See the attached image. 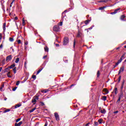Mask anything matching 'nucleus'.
Here are the masks:
<instances>
[{"label":"nucleus","instance_id":"obj_1","mask_svg":"<svg viewBox=\"0 0 126 126\" xmlns=\"http://www.w3.org/2000/svg\"><path fill=\"white\" fill-rule=\"evenodd\" d=\"M68 44V38L64 37V40L63 41V45L64 46H66Z\"/></svg>","mask_w":126,"mask_h":126},{"label":"nucleus","instance_id":"obj_2","mask_svg":"<svg viewBox=\"0 0 126 126\" xmlns=\"http://www.w3.org/2000/svg\"><path fill=\"white\" fill-rule=\"evenodd\" d=\"M60 29V26L58 25H56L53 27V30L54 31H55V32H59Z\"/></svg>","mask_w":126,"mask_h":126},{"label":"nucleus","instance_id":"obj_3","mask_svg":"<svg viewBox=\"0 0 126 126\" xmlns=\"http://www.w3.org/2000/svg\"><path fill=\"white\" fill-rule=\"evenodd\" d=\"M37 100H39V96H34L32 100V103H34V104H35V103L37 102Z\"/></svg>","mask_w":126,"mask_h":126},{"label":"nucleus","instance_id":"obj_4","mask_svg":"<svg viewBox=\"0 0 126 126\" xmlns=\"http://www.w3.org/2000/svg\"><path fill=\"white\" fill-rule=\"evenodd\" d=\"M12 60V55H9L6 58V62L8 63V62H10Z\"/></svg>","mask_w":126,"mask_h":126},{"label":"nucleus","instance_id":"obj_5","mask_svg":"<svg viewBox=\"0 0 126 126\" xmlns=\"http://www.w3.org/2000/svg\"><path fill=\"white\" fill-rule=\"evenodd\" d=\"M65 12H67V10H65V11H64V12L62 13V20H64V18L65 19H66V16L64 15V13H65Z\"/></svg>","mask_w":126,"mask_h":126},{"label":"nucleus","instance_id":"obj_6","mask_svg":"<svg viewBox=\"0 0 126 126\" xmlns=\"http://www.w3.org/2000/svg\"><path fill=\"white\" fill-rule=\"evenodd\" d=\"M124 71H125V67L124 66L121 67L118 72V75H120V74H121V73L124 72Z\"/></svg>","mask_w":126,"mask_h":126},{"label":"nucleus","instance_id":"obj_7","mask_svg":"<svg viewBox=\"0 0 126 126\" xmlns=\"http://www.w3.org/2000/svg\"><path fill=\"white\" fill-rule=\"evenodd\" d=\"M55 117L56 118V121H60V116L59 115V114L58 113H54Z\"/></svg>","mask_w":126,"mask_h":126},{"label":"nucleus","instance_id":"obj_8","mask_svg":"<svg viewBox=\"0 0 126 126\" xmlns=\"http://www.w3.org/2000/svg\"><path fill=\"white\" fill-rule=\"evenodd\" d=\"M19 107H21V104H16L15 106H13V109H17V108H19Z\"/></svg>","mask_w":126,"mask_h":126},{"label":"nucleus","instance_id":"obj_9","mask_svg":"<svg viewBox=\"0 0 126 126\" xmlns=\"http://www.w3.org/2000/svg\"><path fill=\"white\" fill-rule=\"evenodd\" d=\"M121 8H119L115 10L114 12L111 13V14H116V13H118V11L120 10Z\"/></svg>","mask_w":126,"mask_h":126},{"label":"nucleus","instance_id":"obj_10","mask_svg":"<svg viewBox=\"0 0 126 126\" xmlns=\"http://www.w3.org/2000/svg\"><path fill=\"white\" fill-rule=\"evenodd\" d=\"M103 92H105V93L103 94V95H107L109 93V91L107 90V89H103Z\"/></svg>","mask_w":126,"mask_h":126},{"label":"nucleus","instance_id":"obj_11","mask_svg":"<svg viewBox=\"0 0 126 126\" xmlns=\"http://www.w3.org/2000/svg\"><path fill=\"white\" fill-rule=\"evenodd\" d=\"M90 21H91V20H86V21H85L84 23L81 22V25L84 24V23H85V24H89V22H90Z\"/></svg>","mask_w":126,"mask_h":126},{"label":"nucleus","instance_id":"obj_12","mask_svg":"<svg viewBox=\"0 0 126 126\" xmlns=\"http://www.w3.org/2000/svg\"><path fill=\"white\" fill-rule=\"evenodd\" d=\"M6 27V23H4L2 25V29L3 32H5V27Z\"/></svg>","mask_w":126,"mask_h":126},{"label":"nucleus","instance_id":"obj_13","mask_svg":"<svg viewBox=\"0 0 126 126\" xmlns=\"http://www.w3.org/2000/svg\"><path fill=\"white\" fill-rule=\"evenodd\" d=\"M15 67V64H13L10 66L8 68H6L5 70H7V69H9V68H13V67Z\"/></svg>","mask_w":126,"mask_h":126},{"label":"nucleus","instance_id":"obj_14","mask_svg":"<svg viewBox=\"0 0 126 126\" xmlns=\"http://www.w3.org/2000/svg\"><path fill=\"white\" fill-rule=\"evenodd\" d=\"M125 18H126V16H125V15H122L120 17V19L123 21H126V20H125Z\"/></svg>","mask_w":126,"mask_h":126},{"label":"nucleus","instance_id":"obj_15","mask_svg":"<svg viewBox=\"0 0 126 126\" xmlns=\"http://www.w3.org/2000/svg\"><path fill=\"white\" fill-rule=\"evenodd\" d=\"M124 97V93L123 92V91H121L120 92V94H119V98H123Z\"/></svg>","mask_w":126,"mask_h":126},{"label":"nucleus","instance_id":"obj_16","mask_svg":"<svg viewBox=\"0 0 126 126\" xmlns=\"http://www.w3.org/2000/svg\"><path fill=\"white\" fill-rule=\"evenodd\" d=\"M22 125V121L20 122L19 123H15V126H21Z\"/></svg>","mask_w":126,"mask_h":126},{"label":"nucleus","instance_id":"obj_17","mask_svg":"<svg viewBox=\"0 0 126 126\" xmlns=\"http://www.w3.org/2000/svg\"><path fill=\"white\" fill-rule=\"evenodd\" d=\"M81 35H82V33L80 32V31H79V30L78 32V34L77 35V37H81Z\"/></svg>","mask_w":126,"mask_h":126},{"label":"nucleus","instance_id":"obj_18","mask_svg":"<svg viewBox=\"0 0 126 126\" xmlns=\"http://www.w3.org/2000/svg\"><path fill=\"white\" fill-rule=\"evenodd\" d=\"M44 51H45V52H47V53H48L49 52V48L47 46H46L44 47Z\"/></svg>","mask_w":126,"mask_h":126},{"label":"nucleus","instance_id":"obj_19","mask_svg":"<svg viewBox=\"0 0 126 126\" xmlns=\"http://www.w3.org/2000/svg\"><path fill=\"white\" fill-rule=\"evenodd\" d=\"M43 68H44V67H42L40 69H39L36 73V74H39V73H40V72H41V71H42V70H43Z\"/></svg>","mask_w":126,"mask_h":126},{"label":"nucleus","instance_id":"obj_20","mask_svg":"<svg viewBox=\"0 0 126 126\" xmlns=\"http://www.w3.org/2000/svg\"><path fill=\"white\" fill-rule=\"evenodd\" d=\"M100 113H101V114H106V110L105 109L101 110Z\"/></svg>","mask_w":126,"mask_h":126},{"label":"nucleus","instance_id":"obj_21","mask_svg":"<svg viewBox=\"0 0 126 126\" xmlns=\"http://www.w3.org/2000/svg\"><path fill=\"white\" fill-rule=\"evenodd\" d=\"M114 92H115V95H117V92H118V88H115L114 89Z\"/></svg>","mask_w":126,"mask_h":126},{"label":"nucleus","instance_id":"obj_22","mask_svg":"<svg viewBox=\"0 0 126 126\" xmlns=\"http://www.w3.org/2000/svg\"><path fill=\"white\" fill-rule=\"evenodd\" d=\"M35 110H36V108H33L32 109H31V110H30V113H33V111H35Z\"/></svg>","mask_w":126,"mask_h":126},{"label":"nucleus","instance_id":"obj_23","mask_svg":"<svg viewBox=\"0 0 126 126\" xmlns=\"http://www.w3.org/2000/svg\"><path fill=\"white\" fill-rule=\"evenodd\" d=\"M7 76L9 78H11V76L10 75V72H8L7 74Z\"/></svg>","mask_w":126,"mask_h":126},{"label":"nucleus","instance_id":"obj_24","mask_svg":"<svg viewBox=\"0 0 126 126\" xmlns=\"http://www.w3.org/2000/svg\"><path fill=\"white\" fill-rule=\"evenodd\" d=\"M102 100L103 101H106V100H107V96H102Z\"/></svg>","mask_w":126,"mask_h":126},{"label":"nucleus","instance_id":"obj_25","mask_svg":"<svg viewBox=\"0 0 126 126\" xmlns=\"http://www.w3.org/2000/svg\"><path fill=\"white\" fill-rule=\"evenodd\" d=\"M9 40L10 42H13V41H14V39H13V37H10L9 38Z\"/></svg>","mask_w":126,"mask_h":126},{"label":"nucleus","instance_id":"obj_26","mask_svg":"<svg viewBox=\"0 0 126 126\" xmlns=\"http://www.w3.org/2000/svg\"><path fill=\"white\" fill-rule=\"evenodd\" d=\"M19 58H17L15 62L16 63H18V62H19Z\"/></svg>","mask_w":126,"mask_h":126},{"label":"nucleus","instance_id":"obj_27","mask_svg":"<svg viewBox=\"0 0 126 126\" xmlns=\"http://www.w3.org/2000/svg\"><path fill=\"white\" fill-rule=\"evenodd\" d=\"M107 0H101L98 1V2H107Z\"/></svg>","mask_w":126,"mask_h":126},{"label":"nucleus","instance_id":"obj_28","mask_svg":"<svg viewBox=\"0 0 126 126\" xmlns=\"http://www.w3.org/2000/svg\"><path fill=\"white\" fill-rule=\"evenodd\" d=\"M102 121H103V119H100L98 120V122L99 124H102Z\"/></svg>","mask_w":126,"mask_h":126},{"label":"nucleus","instance_id":"obj_29","mask_svg":"<svg viewBox=\"0 0 126 126\" xmlns=\"http://www.w3.org/2000/svg\"><path fill=\"white\" fill-rule=\"evenodd\" d=\"M121 99H122L121 97H119L118 99L117 100L116 103L117 104H119L121 101Z\"/></svg>","mask_w":126,"mask_h":126},{"label":"nucleus","instance_id":"obj_30","mask_svg":"<svg viewBox=\"0 0 126 126\" xmlns=\"http://www.w3.org/2000/svg\"><path fill=\"white\" fill-rule=\"evenodd\" d=\"M10 109H7V110H4L3 113H7V112H10Z\"/></svg>","mask_w":126,"mask_h":126},{"label":"nucleus","instance_id":"obj_31","mask_svg":"<svg viewBox=\"0 0 126 126\" xmlns=\"http://www.w3.org/2000/svg\"><path fill=\"white\" fill-rule=\"evenodd\" d=\"M58 26H63V22H61L58 23Z\"/></svg>","mask_w":126,"mask_h":126},{"label":"nucleus","instance_id":"obj_32","mask_svg":"<svg viewBox=\"0 0 126 126\" xmlns=\"http://www.w3.org/2000/svg\"><path fill=\"white\" fill-rule=\"evenodd\" d=\"M48 92H49V90H44L42 91V92H43V93H47Z\"/></svg>","mask_w":126,"mask_h":126},{"label":"nucleus","instance_id":"obj_33","mask_svg":"<svg viewBox=\"0 0 126 126\" xmlns=\"http://www.w3.org/2000/svg\"><path fill=\"white\" fill-rule=\"evenodd\" d=\"M126 56V54H124L122 55V56H121V59H123V60H124V59H125V56Z\"/></svg>","mask_w":126,"mask_h":126},{"label":"nucleus","instance_id":"obj_34","mask_svg":"<svg viewBox=\"0 0 126 126\" xmlns=\"http://www.w3.org/2000/svg\"><path fill=\"white\" fill-rule=\"evenodd\" d=\"M122 79V76H119V77L118 78V82H121V80Z\"/></svg>","mask_w":126,"mask_h":126},{"label":"nucleus","instance_id":"obj_35","mask_svg":"<svg viewBox=\"0 0 126 126\" xmlns=\"http://www.w3.org/2000/svg\"><path fill=\"white\" fill-rule=\"evenodd\" d=\"M99 76H100V71L98 70L97 72V77H99Z\"/></svg>","mask_w":126,"mask_h":126},{"label":"nucleus","instance_id":"obj_36","mask_svg":"<svg viewBox=\"0 0 126 126\" xmlns=\"http://www.w3.org/2000/svg\"><path fill=\"white\" fill-rule=\"evenodd\" d=\"M14 0H13L11 3H10V7H11L12 6V4H13V2H14Z\"/></svg>","mask_w":126,"mask_h":126},{"label":"nucleus","instance_id":"obj_37","mask_svg":"<svg viewBox=\"0 0 126 126\" xmlns=\"http://www.w3.org/2000/svg\"><path fill=\"white\" fill-rule=\"evenodd\" d=\"M13 70L14 71V73L15 74L16 73V67H15L13 69Z\"/></svg>","mask_w":126,"mask_h":126},{"label":"nucleus","instance_id":"obj_38","mask_svg":"<svg viewBox=\"0 0 126 126\" xmlns=\"http://www.w3.org/2000/svg\"><path fill=\"white\" fill-rule=\"evenodd\" d=\"M123 59L122 58H120V59L118 61V62L119 63H121V62L123 61Z\"/></svg>","mask_w":126,"mask_h":126},{"label":"nucleus","instance_id":"obj_39","mask_svg":"<svg viewBox=\"0 0 126 126\" xmlns=\"http://www.w3.org/2000/svg\"><path fill=\"white\" fill-rule=\"evenodd\" d=\"M5 59H4L1 62V63L3 65L4 64V63H5Z\"/></svg>","mask_w":126,"mask_h":126},{"label":"nucleus","instance_id":"obj_40","mask_svg":"<svg viewBox=\"0 0 126 126\" xmlns=\"http://www.w3.org/2000/svg\"><path fill=\"white\" fill-rule=\"evenodd\" d=\"M21 120V118H18L16 120V123H18L20 120Z\"/></svg>","mask_w":126,"mask_h":126},{"label":"nucleus","instance_id":"obj_41","mask_svg":"<svg viewBox=\"0 0 126 126\" xmlns=\"http://www.w3.org/2000/svg\"><path fill=\"white\" fill-rule=\"evenodd\" d=\"M27 79H28V78H25V79L23 81V83H24V82H26Z\"/></svg>","mask_w":126,"mask_h":126},{"label":"nucleus","instance_id":"obj_42","mask_svg":"<svg viewBox=\"0 0 126 126\" xmlns=\"http://www.w3.org/2000/svg\"><path fill=\"white\" fill-rule=\"evenodd\" d=\"M32 78H33L35 80V79H36V75H33L32 76Z\"/></svg>","mask_w":126,"mask_h":126},{"label":"nucleus","instance_id":"obj_43","mask_svg":"<svg viewBox=\"0 0 126 126\" xmlns=\"http://www.w3.org/2000/svg\"><path fill=\"white\" fill-rule=\"evenodd\" d=\"M19 83H20V82L19 81H18L16 84V85L17 86H18V85H19Z\"/></svg>","mask_w":126,"mask_h":126},{"label":"nucleus","instance_id":"obj_44","mask_svg":"<svg viewBox=\"0 0 126 126\" xmlns=\"http://www.w3.org/2000/svg\"><path fill=\"white\" fill-rule=\"evenodd\" d=\"M40 103L41 106H44V105H45V103H44V102H42V101H40Z\"/></svg>","mask_w":126,"mask_h":126},{"label":"nucleus","instance_id":"obj_45","mask_svg":"<svg viewBox=\"0 0 126 126\" xmlns=\"http://www.w3.org/2000/svg\"><path fill=\"white\" fill-rule=\"evenodd\" d=\"M93 27H91L90 28L86 29V30H91L92 29H93Z\"/></svg>","mask_w":126,"mask_h":126},{"label":"nucleus","instance_id":"obj_46","mask_svg":"<svg viewBox=\"0 0 126 126\" xmlns=\"http://www.w3.org/2000/svg\"><path fill=\"white\" fill-rule=\"evenodd\" d=\"M16 89H17V87H15V88H14L12 90L13 91H15V90H16Z\"/></svg>","mask_w":126,"mask_h":126},{"label":"nucleus","instance_id":"obj_47","mask_svg":"<svg viewBox=\"0 0 126 126\" xmlns=\"http://www.w3.org/2000/svg\"><path fill=\"white\" fill-rule=\"evenodd\" d=\"M18 44H21V40L20 39L18 40Z\"/></svg>","mask_w":126,"mask_h":126},{"label":"nucleus","instance_id":"obj_48","mask_svg":"<svg viewBox=\"0 0 126 126\" xmlns=\"http://www.w3.org/2000/svg\"><path fill=\"white\" fill-rule=\"evenodd\" d=\"M98 9H99V10H103V9H103V7H100L98 8Z\"/></svg>","mask_w":126,"mask_h":126},{"label":"nucleus","instance_id":"obj_49","mask_svg":"<svg viewBox=\"0 0 126 126\" xmlns=\"http://www.w3.org/2000/svg\"><path fill=\"white\" fill-rule=\"evenodd\" d=\"M119 63H119L117 62V63H116V64H115V67H116V66L119 65Z\"/></svg>","mask_w":126,"mask_h":126},{"label":"nucleus","instance_id":"obj_50","mask_svg":"<svg viewBox=\"0 0 126 126\" xmlns=\"http://www.w3.org/2000/svg\"><path fill=\"white\" fill-rule=\"evenodd\" d=\"M119 113V111H116L113 112V114H118Z\"/></svg>","mask_w":126,"mask_h":126},{"label":"nucleus","instance_id":"obj_51","mask_svg":"<svg viewBox=\"0 0 126 126\" xmlns=\"http://www.w3.org/2000/svg\"><path fill=\"white\" fill-rule=\"evenodd\" d=\"M123 89H124V86H121V91H123Z\"/></svg>","mask_w":126,"mask_h":126},{"label":"nucleus","instance_id":"obj_52","mask_svg":"<svg viewBox=\"0 0 126 126\" xmlns=\"http://www.w3.org/2000/svg\"><path fill=\"white\" fill-rule=\"evenodd\" d=\"M94 125H95L96 126H98V122H94Z\"/></svg>","mask_w":126,"mask_h":126},{"label":"nucleus","instance_id":"obj_53","mask_svg":"<svg viewBox=\"0 0 126 126\" xmlns=\"http://www.w3.org/2000/svg\"><path fill=\"white\" fill-rule=\"evenodd\" d=\"M124 85H125V81H124L122 82L121 86H124Z\"/></svg>","mask_w":126,"mask_h":126},{"label":"nucleus","instance_id":"obj_54","mask_svg":"<svg viewBox=\"0 0 126 126\" xmlns=\"http://www.w3.org/2000/svg\"><path fill=\"white\" fill-rule=\"evenodd\" d=\"M73 48H75V40H74V41Z\"/></svg>","mask_w":126,"mask_h":126},{"label":"nucleus","instance_id":"obj_55","mask_svg":"<svg viewBox=\"0 0 126 126\" xmlns=\"http://www.w3.org/2000/svg\"><path fill=\"white\" fill-rule=\"evenodd\" d=\"M65 58H63V61H64V63H67V60H65Z\"/></svg>","mask_w":126,"mask_h":126},{"label":"nucleus","instance_id":"obj_56","mask_svg":"<svg viewBox=\"0 0 126 126\" xmlns=\"http://www.w3.org/2000/svg\"><path fill=\"white\" fill-rule=\"evenodd\" d=\"M44 126H48V122H46Z\"/></svg>","mask_w":126,"mask_h":126},{"label":"nucleus","instance_id":"obj_57","mask_svg":"<svg viewBox=\"0 0 126 126\" xmlns=\"http://www.w3.org/2000/svg\"><path fill=\"white\" fill-rule=\"evenodd\" d=\"M55 46H56L57 47H60V44H55Z\"/></svg>","mask_w":126,"mask_h":126},{"label":"nucleus","instance_id":"obj_58","mask_svg":"<svg viewBox=\"0 0 126 126\" xmlns=\"http://www.w3.org/2000/svg\"><path fill=\"white\" fill-rule=\"evenodd\" d=\"M89 125H90V123H88V124H87L85 126H89Z\"/></svg>","mask_w":126,"mask_h":126},{"label":"nucleus","instance_id":"obj_59","mask_svg":"<svg viewBox=\"0 0 126 126\" xmlns=\"http://www.w3.org/2000/svg\"><path fill=\"white\" fill-rule=\"evenodd\" d=\"M17 19H18V18L17 17H15L14 18L15 20H17Z\"/></svg>","mask_w":126,"mask_h":126},{"label":"nucleus","instance_id":"obj_60","mask_svg":"<svg viewBox=\"0 0 126 126\" xmlns=\"http://www.w3.org/2000/svg\"><path fill=\"white\" fill-rule=\"evenodd\" d=\"M23 23L24 24L25 23V21H24V18L23 19Z\"/></svg>","mask_w":126,"mask_h":126},{"label":"nucleus","instance_id":"obj_61","mask_svg":"<svg viewBox=\"0 0 126 126\" xmlns=\"http://www.w3.org/2000/svg\"><path fill=\"white\" fill-rule=\"evenodd\" d=\"M46 58H47V55L44 56L43 57V59H45Z\"/></svg>","mask_w":126,"mask_h":126},{"label":"nucleus","instance_id":"obj_62","mask_svg":"<svg viewBox=\"0 0 126 126\" xmlns=\"http://www.w3.org/2000/svg\"><path fill=\"white\" fill-rule=\"evenodd\" d=\"M74 85H75L72 84V85H71L70 86V87L71 88V87H72V86H74Z\"/></svg>","mask_w":126,"mask_h":126},{"label":"nucleus","instance_id":"obj_63","mask_svg":"<svg viewBox=\"0 0 126 126\" xmlns=\"http://www.w3.org/2000/svg\"><path fill=\"white\" fill-rule=\"evenodd\" d=\"M43 65H44V66H45V65H46V63H45V62H44V63H43Z\"/></svg>","mask_w":126,"mask_h":126},{"label":"nucleus","instance_id":"obj_64","mask_svg":"<svg viewBox=\"0 0 126 126\" xmlns=\"http://www.w3.org/2000/svg\"><path fill=\"white\" fill-rule=\"evenodd\" d=\"M0 49H2V44L0 45Z\"/></svg>","mask_w":126,"mask_h":126}]
</instances>
